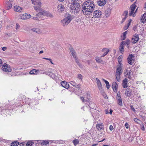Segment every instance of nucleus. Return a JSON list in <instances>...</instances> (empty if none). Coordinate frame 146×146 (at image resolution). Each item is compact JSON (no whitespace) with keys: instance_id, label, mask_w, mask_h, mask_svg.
I'll return each instance as SVG.
<instances>
[{"instance_id":"nucleus-1","label":"nucleus","mask_w":146,"mask_h":146,"mask_svg":"<svg viewBox=\"0 0 146 146\" xmlns=\"http://www.w3.org/2000/svg\"><path fill=\"white\" fill-rule=\"evenodd\" d=\"M82 8V11L84 15H90L93 12L95 8L94 2L91 0H88L84 2Z\"/></svg>"},{"instance_id":"nucleus-2","label":"nucleus","mask_w":146,"mask_h":146,"mask_svg":"<svg viewBox=\"0 0 146 146\" xmlns=\"http://www.w3.org/2000/svg\"><path fill=\"white\" fill-rule=\"evenodd\" d=\"M80 6L78 3H75L72 2L70 6V12L72 13H77L80 10Z\"/></svg>"},{"instance_id":"nucleus-3","label":"nucleus","mask_w":146,"mask_h":146,"mask_svg":"<svg viewBox=\"0 0 146 146\" xmlns=\"http://www.w3.org/2000/svg\"><path fill=\"white\" fill-rule=\"evenodd\" d=\"M32 3L35 6L33 7L36 11H41L42 8L41 7L42 5L40 0H31Z\"/></svg>"},{"instance_id":"nucleus-4","label":"nucleus","mask_w":146,"mask_h":146,"mask_svg":"<svg viewBox=\"0 0 146 146\" xmlns=\"http://www.w3.org/2000/svg\"><path fill=\"white\" fill-rule=\"evenodd\" d=\"M73 19L72 16L70 14L66 15L64 19L61 21V23L63 26L67 25L70 23Z\"/></svg>"},{"instance_id":"nucleus-5","label":"nucleus","mask_w":146,"mask_h":146,"mask_svg":"<svg viewBox=\"0 0 146 146\" xmlns=\"http://www.w3.org/2000/svg\"><path fill=\"white\" fill-rule=\"evenodd\" d=\"M136 2H135L133 4L130 6L129 9V15L130 16H132L133 17H134L135 16V13L136 12L137 9L135 11H134L137 7L136 5Z\"/></svg>"},{"instance_id":"nucleus-6","label":"nucleus","mask_w":146,"mask_h":146,"mask_svg":"<svg viewBox=\"0 0 146 146\" xmlns=\"http://www.w3.org/2000/svg\"><path fill=\"white\" fill-rule=\"evenodd\" d=\"M122 68L121 66H118L117 69L116 73V78L118 82L120 81V76L122 73V71H121Z\"/></svg>"},{"instance_id":"nucleus-7","label":"nucleus","mask_w":146,"mask_h":146,"mask_svg":"<svg viewBox=\"0 0 146 146\" xmlns=\"http://www.w3.org/2000/svg\"><path fill=\"white\" fill-rule=\"evenodd\" d=\"M2 70L6 72H10L11 71V69L9 66L6 64H4L2 67Z\"/></svg>"},{"instance_id":"nucleus-8","label":"nucleus","mask_w":146,"mask_h":146,"mask_svg":"<svg viewBox=\"0 0 146 146\" xmlns=\"http://www.w3.org/2000/svg\"><path fill=\"white\" fill-rule=\"evenodd\" d=\"M139 39V35L137 34H135L133 36L131 40V42L133 44L136 43Z\"/></svg>"},{"instance_id":"nucleus-9","label":"nucleus","mask_w":146,"mask_h":146,"mask_svg":"<svg viewBox=\"0 0 146 146\" xmlns=\"http://www.w3.org/2000/svg\"><path fill=\"white\" fill-rule=\"evenodd\" d=\"M133 57L134 56L132 54H131L129 55L127 58L128 62L129 64L132 65L134 63L135 60L133 58Z\"/></svg>"},{"instance_id":"nucleus-10","label":"nucleus","mask_w":146,"mask_h":146,"mask_svg":"<svg viewBox=\"0 0 146 146\" xmlns=\"http://www.w3.org/2000/svg\"><path fill=\"white\" fill-rule=\"evenodd\" d=\"M29 74H34L36 75L37 74H42V71H40L38 70L33 69L31 70L29 72Z\"/></svg>"},{"instance_id":"nucleus-11","label":"nucleus","mask_w":146,"mask_h":146,"mask_svg":"<svg viewBox=\"0 0 146 146\" xmlns=\"http://www.w3.org/2000/svg\"><path fill=\"white\" fill-rule=\"evenodd\" d=\"M101 15V11L100 10H96L93 13V16L95 18H99Z\"/></svg>"},{"instance_id":"nucleus-12","label":"nucleus","mask_w":146,"mask_h":146,"mask_svg":"<svg viewBox=\"0 0 146 146\" xmlns=\"http://www.w3.org/2000/svg\"><path fill=\"white\" fill-rule=\"evenodd\" d=\"M38 12H40L41 15H46L50 17H52V15L50 13L45 11H42V9L41 11Z\"/></svg>"},{"instance_id":"nucleus-13","label":"nucleus","mask_w":146,"mask_h":146,"mask_svg":"<svg viewBox=\"0 0 146 146\" xmlns=\"http://www.w3.org/2000/svg\"><path fill=\"white\" fill-rule=\"evenodd\" d=\"M97 84L98 89L100 92H102L103 90L102 89V86L100 81L97 78H96Z\"/></svg>"},{"instance_id":"nucleus-14","label":"nucleus","mask_w":146,"mask_h":146,"mask_svg":"<svg viewBox=\"0 0 146 146\" xmlns=\"http://www.w3.org/2000/svg\"><path fill=\"white\" fill-rule=\"evenodd\" d=\"M14 10L16 12L21 13L22 12L23 9L20 7L16 5L14 7Z\"/></svg>"},{"instance_id":"nucleus-15","label":"nucleus","mask_w":146,"mask_h":146,"mask_svg":"<svg viewBox=\"0 0 146 146\" xmlns=\"http://www.w3.org/2000/svg\"><path fill=\"white\" fill-rule=\"evenodd\" d=\"M21 18L23 19H29L31 17V15L30 14L25 13L24 14L22 15L21 16Z\"/></svg>"},{"instance_id":"nucleus-16","label":"nucleus","mask_w":146,"mask_h":146,"mask_svg":"<svg viewBox=\"0 0 146 146\" xmlns=\"http://www.w3.org/2000/svg\"><path fill=\"white\" fill-rule=\"evenodd\" d=\"M61 86L66 89H68L69 87V85L68 83L65 81H62L61 82Z\"/></svg>"},{"instance_id":"nucleus-17","label":"nucleus","mask_w":146,"mask_h":146,"mask_svg":"<svg viewBox=\"0 0 146 146\" xmlns=\"http://www.w3.org/2000/svg\"><path fill=\"white\" fill-rule=\"evenodd\" d=\"M97 2L98 5L99 6H102L106 4V0H98Z\"/></svg>"},{"instance_id":"nucleus-18","label":"nucleus","mask_w":146,"mask_h":146,"mask_svg":"<svg viewBox=\"0 0 146 146\" xmlns=\"http://www.w3.org/2000/svg\"><path fill=\"white\" fill-rule=\"evenodd\" d=\"M111 9L110 8H108L105 10V15L106 17H108L110 15Z\"/></svg>"},{"instance_id":"nucleus-19","label":"nucleus","mask_w":146,"mask_h":146,"mask_svg":"<svg viewBox=\"0 0 146 146\" xmlns=\"http://www.w3.org/2000/svg\"><path fill=\"white\" fill-rule=\"evenodd\" d=\"M57 8L58 11L60 13H61L64 11V6L62 4L59 5L57 7Z\"/></svg>"},{"instance_id":"nucleus-20","label":"nucleus","mask_w":146,"mask_h":146,"mask_svg":"<svg viewBox=\"0 0 146 146\" xmlns=\"http://www.w3.org/2000/svg\"><path fill=\"white\" fill-rule=\"evenodd\" d=\"M112 87L113 91L114 92H117L118 88V85L117 84L116 82H114L113 83Z\"/></svg>"},{"instance_id":"nucleus-21","label":"nucleus","mask_w":146,"mask_h":146,"mask_svg":"<svg viewBox=\"0 0 146 146\" xmlns=\"http://www.w3.org/2000/svg\"><path fill=\"white\" fill-rule=\"evenodd\" d=\"M70 52L73 57L74 58H76V54L74 49L72 47H70Z\"/></svg>"},{"instance_id":"nucleus-22","label":"nucleus","mask_w":146,"mask_h":146,"mask_svg":"<svg viewBox=\"0 0 146 146\" xmlns=\"http://www.w3.org/2000/svg\"><path fill=\"white\" fill-rule=\"evenodd\" d=\"M5 3L7 9L9 10L11 8L12 4L10 2L7 1L5 2Z\"/></svg>"},{"instance_id":"nucleus-23","label":"nucleus","mask_w":146,"mask_h":146,"mask_svg":"<svg viewBox=\"0 0 146 146\" xmlns=\"http://www.w3.org/2000/svg\"><path fill=\"white\" fill-rule=\"evenodd\" d=\"M127 79L125 78L123 81L122 85L124 88H126L127 86Z\"/></svg>"},{"instance_id":"nucleus-24","label":"nucleus","mask_w":146,"mask_h":146,"mask_svg":"<svg viewBox=\"0 0 146 146\" xmlns=\"http://www.w3.org/2000/svg\"><path fill=\"white\" fill-rule=\"evenodd\" d=\"M96 127L98 130H101L103 129L104 127V124L102 123L100 124L98 123L96 125Z\"/></svg>"},{"instance_id":"nucleus-25","label":"nucleus","mask_w":146,"mask_h":146,"mask_svg":"<svg viewBox=\"0 0 146 146\" xmlns=\"http://www.w3.org/2000/svg\"><path fill=\"white\" fill-rule=\"evenodd\" d=\"M131 90L130 88H127L126 90L125 95L128 97H129L131 94Z\"/></svg>"},{"instance_id":"nucleus-26","label":"nucleus","mask_w":146,"mask_h":146,"mask_svg":"<svg viewBox=\"0 0 146 146\" xmlns=\"http://www.w3.org/2000/svg\"><path fill=\"white\" fill-rule=\"evenodd\" d=\"M70 83L72 86H74L78 88H80L81 85L80 84H77L75 82L72 81Z\"/></svg>"},{"instance_id":"nucleus-27","label":"nucleus","mask_w":146,"mask_h":146,"mask_svg":"<svg viewBox=\"0 0 146 146\" xmlns=\"http://www.w3.org/2000/svg\"><path fill=\"white\" fill-rule=\"evenodd\" d=\"M117 101L118 104L120 106H122L123 105L122 100L121 97H117Z\"/></svg>"},{"instance_id":"nucleus-28","label":"nucleus","mask_w":146,"mask_h":146,"mask_svg":"<svg viewBox=\"0 0 146 146\" xmlns=\"http://www.w3.org/2000/svg\"><path fill=\"white\" fill-rule=\"evenodd\" d=\"M130 42V40L129 39H127L125 41H123L121 42V44H123V45H128L129 44Z\"/></svg>"},{"instance_id":"nucleus-29","label":"nucleus","mask_w":146,"mask_h":146,"mask_svg":"<svg viewBox=\"0 0 146 146\" xmlns=\"http://www.w3.org/2000/svg\"><path fill=\"white\" fill-rule=\"evenodd\" d=\"M141 22L143 23L146 22V13L143 15L141 19Z\"/></svg>"},{"instance_id":"nucleus-30","label":"nucleus","mask_w":146,"mask_h":146,"mask_svg":"<svg viewBox=\"0 0 146 146\" xmlns=\"http://www.w3.org/2000/svg\"><path fill=\"white\" fill-rule=\"evenodd\" d=\"M31 30L33 32H35L38 34L42 32L41 30L39 29L33 28L31 29Z\"/></svg>"},{"instance_id":"nucleus-31","label":"nucleus","mask_w":146,"mask_h":146,"mask_svg":"<svg viewBox=\"0 0 146 146\" xmlns=\"http://www.w3.org/2000/svg\"><path fill=\"white\" fill-rule=\"evenodd\" d=\"M95 59L96 61V62L99 63H103L104 61L102 60L100 57H99L97 56L95 58Z\"/></svg>"},{"instance_id":"nucleus-32","label":"nucleus","mask_w":146,"mask_h":146,"mask_svg":"<svg viewBox=\"0 0 146 146\" xmlns=\"http://www.w3.org/2000/svg\"><path fill=\"white\" fill-rule=\"evenodd\" d=\"M122 58L123 57L122 56H119L118 58V61L120 64L119 66H121V68H122V64L121 63V62L122 61Z\"/></svg>"},{"instance_id":"nucleus-33","label":"nucleus","mask_w":146,"mask_h":146,"mask_svg":"<svg viewBox=\"0 0 146 146\" xmlns=\"http://www.w3.org/2000/svg\"><path fill=\"white\" fill-rule=\"evenodd\" d=\"M128 73L127 77L129 79H131L132 78V75L133 74V72L131 70H129V72Z\"/></svg>"},{"instance_id":"nucleus-34","label":"nucleus","mask_w":146,"mask_h":146,"mask_svg":"<svg viewBox=\"0 0 146 146\" xmlns=\"http://www.w3.org/2000/svg\"><path fill=\"white\" fill-rule=\"evenodd\" d=\"M119 50L120 51V52L123 54L124 52V46L123 45V44H121L119 48Z\"/></svg>"},{"instance_id":"nucleus-35","label":"nucleus","mask_w":146,"mask_h":146,"mask_svg":"<svg viewBox=\"0 0 146 146\" xmlns=\"http://www.w3.org/2000/svg\"><path fill=\"white\" fill-rule=\"evenodd\" d=\"M109 50L108 48H103L102 50V51L106 54L109 52Z\"/></svg>"},{"instance_id":"nucleus-36","label":"nucleus","mask_w":146,"mask_h":146,"mask_svg":"<svg viewBox=\"0 0 146 146\" xmlns=\"http://www.w3.org/2000/svg\"><path fill=\"white\" fill-rule=\"evenodd\" d=\"M19 144V143L18 141H14L11 143V146H17Z\"/></svg>"},{"instance_id":"nucleus-37","label":"nucleus","mask_w":146,"mask_h":146,"mask_svg":"<svg viewBox=\"0 0 146 146\" xmlns=\"http://www.w3.org/2000/svg\"><path fill=\"white\" fill-rule=\"evenodd\" d=\"M73 143L75 145H76L79 142V141L78 139H76L73 141Z\"/></svg>"},{"instance_id":"nucleus-38","label":"nucleus","mask_w":146,"mask_h":146,"mask_svg":"<svg viewBox=\"0 0 146 146\" xmlns=\"http://www.w3.org/2000/svg\"><path fill=\"white\" fill-rule=\"evenodd\" d=\"M34 143V142L32 141H28L26 143V146H31Z\"/></svg>"},{"instance_id":"nucleus-39","label":"nucleus","mask_w":146,"mask_h":146,"mask_svg":"<svg viewBox=\"0 0 146 146\" xmlns=\"http://www.w3.org/2000/svg\"><path fill=\"white\" fill-rule=\"evenodd\" d=\"M103 92H101V93L102 95L106 99H107L108 98L107 96L105 94V92H104V91L103 90Z\"/></svg>"},{"instance_id":"nucleus-40","label":"nucleus","mask_w":146,"mask_h":146,"mask_svg":"<svg viewBox=\"0 0 146 146\" xmlns=\"http://www.w3.org/2000/svg\"><path fill=\"white\" fill-rule=\"evenodd\" d=\"M84 97H80V99L83 102H88V100L86 99H84Z\"/></svg>"},{"instance_id":"nucleus-41","label":"nucleus","mask_w":146,"mask_h":146,"mask_svg":"<svg viewBox=\"0 0 146 146\" xmlns=\"http://www.w3.org/2000/svg\"><path fill=\"white\" fill-rule=\"evenodd\" d=\"M76 60V63L78 64L79 66L80 67H82V65L79 62L77 58L76 57V58H74Z\"/></svg>"},{"instance_id":"nucleus-42","label":"nucleus","mask_w":146,"mask_h":146,"mask_svg":"<svg viewBox=\"0 0 146 146\" xmlns=\"http://www.w3.org/2000/svg\"><path fill=\"white\" fill-rule=\"evenodd\" d=\"M49 142L47 140H45L43 141L41 143V144L42 145H47L48 143Z\"/></svg>"},{"instance_id":"nucleus-43","label":"nucleus","mask_w":146,"mask_h":146,"mask_svg":"<svg viewBox=\"0 0 146 146\" xmlns=\"http://www.w3.org/2000/svg\"><path fill=\"white\" fill-rule=\"evenodd\" d=\"M84 97L85 98V99H86L88 100V102L90 100V96L89 94H87L86 96H84Z\"/></svg>"},{"instance_id":"nucleus-44","label":"nucleus","mask_w":146,"mask_h":146,"mask_svg":"<svg viewBox=\"0 0 146 146\" xmlns=\"http://www.w3.org/2000/svg\"><path fill=\"white\" fill-rule=\"evenodd\" d=\"M104 81H105V82L106 84V87H107V88L108 89L110 87V85H109V82L107 81H106L105 80H104Z\"/></svg>"},{"instance_id":"nucleus-45","label":"nucleus","mask_w":146,"mask_h":146,"mask_svg":"<svg viewBox=\"0 0 146 146\" xmlns=\"http://www.w3.org/2000/svg\"><path fill=\"white\" fill-rule=\"evenodd\" d=\"M128 12V11H124L123 14V16L127 17Z\"/></svg>"},{"instance_id":"nucleus-46","label":"nucleus","mask_w":146,"mask_h":146,"mask_svg":"<svg viewBox=\"0 0 146 146\" xmlns=\"http://www.w3.org/2000/svg\"><path fill=\"white\" fill-rule=\"evenodd\" d=\"M129 72V70L127 69L124 72V75L126 77H127V75H128V72Z\"/></svg>"},{"instance_id":"nucleus-47","label":"nucleus","mask_w":146,"mask_h":146,"mask_svg":"<svg viewBox=\"0 0 146 146\" xmlns=\"http://www.w3.org/2000/svg\"><path fill=\"white\" fill-rule=\"evenodd\" d=\"M126 38V35H124L123 34V35L121 36V40H125Z\"/></svg>"},{"instance_id":"nucleus-48","label":"nucleus","mask_w":146,"mask_h":146,"mask_svg":"<svg viewBox=\"0 0 146 146\" xmlns=\"http://www.w3.org/2000/svg\"><path fill=\"white\" fill-rule=\"evenodd\" d=\"M82 75L80 74H79L78 75V78L80 80H82Z\"/></svg>"},{"instance_id":"nucleus-49","label":"nucleus","mask_w":146,"mask_h":146,"mask_svg":"<svg viewBox=\"0 0 146 146\" xmlns=\"http://www.w3.org/2000/svg\"><path fill=\"white\" fill-rule=\"evenodd\" d=\"M50 72H42V74H45L48 75L50 76Z\"/></svg>"},{"instance_id":"nucleus-50","label":"nucleus","mask_w":146,"mask_h":146,"mask_svg":"<svg viewBox=\"0 0 146 146\" xmlns=\"http://www.w3.org/2000/svg\"><path fill=\"white\" fill-rule=\"evenodd\" d=\"M134 121L136 123H139V121H140L137 118H135L134 119Z\"/></svg>"},{"instance_id":"nucleus-51","label":"nucleus","mask_w":146,"mask_h":146,"mask_svg":"<svg viewBox=\"0 0 146 146\" xmlns=\"http://www.w3.org/2000/svg\"><path fill=\"white\" fill-rule=\"evenodd\" d=\"M20 27V25L19 24L17 23L16 24V30H17L18 29H19Z\"/></svg>"},{"instance_id":"nucleus-52","label":"nucleus","mask_w":146,"mask_h":146,"mask_svg":"<svg viewBox=\"0 0 146 146\" xmlns=\"http://www.w3.org/2000/svg\"><path fill=\"white\" fill-rule=\"evenodd\" d=\"M132 21V20L131 19H130L129 20V21H128L129 23H127V27H129V26L130 25L131 23V22Z\"/></svg>"},{"instance_id":"nucleus-53","label":"nucleus","mask_w":146,"mask_h":146,"mask_svg":"<svg viewBox=\"0 0 146 146\" xmlns=\"http://www.w3.org/2000/svg\"><path fill=\"white\" fill-rule=\"evenodd\" d=\"M50 76L52 78H54L55 77V75L52 72H50Z\"/></svg>"},{"instance_id":"nucleus-54","label":"nucleus","mask_w":146,"mask_h":146,"mask_svg":"<svg viewBox=\"0 0 146 146\" xmlns=\"http://www.w3.org/2000/svg\"><path fill=\"white\" fill-rule=\"evenodd\" d=\"M141 129L143 131H144L145 130V128L143 124H142V125H141Z\"/></svg>"},{"instance_id":"nucleus-55","label":"nucleus","mask_w":146,"mask_h":146,"mask_svg":"<svg viewBox=\"0 0 146 146\" xmlns=\"http://www.w3.org/2000/svg\"><path fill=\"white\" fill-rule=\"evenodd\" d=\"M137 25H136L135 26H134L133 28V29L134 31H136V29H137Z\"/></svg>"},{"instance_id":"nucleus-56","label":"nucleus","mask_w":146,"mask_h":146,"mask_svg":"<svg viewBox=\"0 0 146 146\" xmlns=\"http://www.w3.org/2000/svg\"><path fill=\"white\" fill-rule=\"evenodd\" d=\"M125 126L127 129L129 128V124L128 123H126L125 125Z\"/></svg>"},{"instance_id":"nucleus-57","label":"nucleus","mask_w":146,"mask_h":146,"mask_svg":"<svg viewBox=\"0 0 146 146\" xmlns=\"http://www.w3.org/2000/svg\"><path fill=\"white\" fill-rule=\"evenodd\" d=\"M72 2L75 3H77L78 1L80 0H71Z\"/></svg>"},{"instance_id":"nucleus-58","label":"nucleus","mask_w":146,"mask_h":146,"mask_svg":"<svg viewBox=\"0 0 146 146\" xmlns=\"http://www.w3.org/2000/svg\"><path fill=\"white\" fill-rule=\"evenodd\" d=\"M12 26L11 25H9L6 28L8 29H11L12 28Z\"/></svg>"},{"instance_id":"nucleus-59","label":"nucleus","mask_w":146,"mask_h":146,"mask_svg":"<svg viewBox=\"0 0 146 146\" xmlns=\"http://www.w3.org/2000/svg\"><path fill=\"white\" fill-rule=\"evenodd\" d=\"M109 129L111 131H112L113 129V126L112 125H110L109 127Z\"/></svg>"},{"instance_id":"nucleus-60","label":"nucleus","mask_w":146,"mask_h":146,"mask_svg":"<svg viewBox=\"0 0 146 146\" xmlns=\"http://www.w3.org/2000/svg\"><path fill=\"white\" fill-rule=\"evenodd\" d=\"M121 97L120 95V92H118L117 93V97Z\"/></svg>"},{"instance_id":"nucleus-61","label":"nucleus","mask_w":146,"mask_h":146,"mask_svg":"<svg viewBox=\"0 0 146 146\" xmlns=\"http://www.w3.org/2000/svg\"><path fill=\"white\" fill-rule=\"evenodd\" d=\"M131 109L133 110V111H135V109L133 107V106H131Z\"/></svg>"},{"instance_id":"nucleus-62","label":"nucleus","mask_w":146,"mask_h":146,"mask_svg":"<svg viewBox=\"0 0 146 146\" xmlns=\"http://www.w3.org/2000/svg\"><path fill=\"white\" fill-rule=\"evenodd\" d=\"M7 49V47H3L2 48V50L3 51H5Z\"/></svg>"},{"instance_id":"nucleus-63","label":"nucleus","mask_w":146,"mask_h":146,"mask_svg":"<svg viewBox=\"0 0 146 146\" xmlns=\"http://www.w3.org/2000/svg\"><path fill=\"white\" fill-rule=\"evenodd\" d=\"M24 145V142H22L20 143L19 145L21 146H23Z\"/></svg>"},{"instance_id":"nucleus-64","label":"nucleus","mask_w":146,"mask_h":146,"mask_svg":"<svg viewBox=\"0 0 146 146\" xmlns=\"http://www.w3.org/2000/svg\"><path fill=\"white\" fill-rule=\"evenodd\" d=\"M129 27H127V26H125L124 28H123V29H124V30H127L128 28Z\"/></svg>"}]
</instances>
